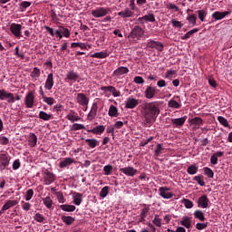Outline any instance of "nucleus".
<instances>
[{
	"label": "nucleus",
	"instance_id": "1",
	"mask_svg": "<svg viewBox=\"0 0 232 232\" xmlns=\"http://www.w3.org/2000/svg\"><path fill=\"white\" fill-rule=\"evenodd\" d=\"M158 102L147 103L143 108V117L147 124H153L160 113Z\"/></svg>",
	"mask_w": 232,
	"mask_h": 232
},
{
	"label": "nucleus",
	"instance_id": "2",
	"mask_svg": "<svg viewBox=\"0 0 232 232\" xmlns=\"http://www.w3.org/2000/svg\"><path fill=\"white\" fill-rule=\"evenodd\" d=\"M110 12H111L110 7H96L95 9L92 10L91 14L92 17L101 18L106 17Z\"/></svg>",
	"mask_w": 232,
	"mask_h": 232
},
{
	"label": "nucleus",
	"instance_id": "3",
	"mask_svg": "<svg viewBox=\"0 0 232 232\" xmlns=\"http://www.w3.org/2000/svg\"><path fill=\"white\" fill-rule=\"evenodd\" d=\"M147 48L150 50H157L158 52H164V44L154 40H148L146 44Z\"/></svg>",
	"mask_w": 232,
	"mask_h": 232
},
{
	"label": "nucleus",
	"instance_id": "4",
	"mask_svg": "<svg viewBox=\"0 0 232 232\" xmlns=\"http://www.w3.org/2000/svg\"><path fill=\"white\" fill-rule=\"evenodd\" d=\"M9 104H14L15 102V97H14V93L6 92L5 89L0 90V101H6Z\"/></svg>",
	"mask_w": 232,
	"mask_h": 232
},
{
	"label": "nucleus",
	"instance_id": "5",
	"mask_svg": "<svg viewBox=\"0 0 232 232\" xmlns=\"http://www.w3.org/2000/svg\"><path fill=\"white\" fill-rule=\"evenodd\" d=\"M22 30H23V25H21V24L13 23L10 25L11 34H13V35H14V37H16L17 39H19V37H23L21 33Z\"/></svg>",
	"mask_w": 232,
	"mask_h": 232
},
{
	"label": "nucleus",
	"instance_id": "6",
	"mask_svg": "<svg viewBox=\"0 0 232 232\" xmlns=\"http://www.w3.org/2000/svg\"><path fill=\"white\" fill-rule=\"evenodd\" d=\"M144 35V29L142 27L136 25L130 32V36L131 39H137L138 41Z\"/></svg>",
	"mask_w": 232,
	"mask_h": 232
},
{
	"label": "nucleus",
	"instance_id": "7",
	"mask_svg": "<svg viewBox=\"0 0 232 232\" xmlns=\"http://www.w3.org/2000/svg\"><path fill=\"white\" fill-rule=\"evenodd\" d=\"M76 102L80 104V106H88L90 98L87 97L86 94L80 92L76 94Z\"/></svg>",
	"mask_w": 232,
	"mask_h": 232
},
{
	"label": "nucleus",
	"instance_id": "8",
	"mask_svg": "<svg viewBox=\"0 0 232 232\" xmlns=\"http://www.w3.org/2000/svg\"><path fill=\"white\" fill-rule=\"evenodd\" d=\"M169 191H171V188L168 187H160L159 188L160 196H161L162 198H166V199L173 198V192H169Z\"/></svg>",
	"mask_w": 232,
	"mask_h": 232
},
{
	"label": "nucleus",
	"instance_id": "9",
	"mask_svg": "<svg viewBox=\"0 0 232 232\" xmlns=\"http://www.w3.org/2000/svg\"><path fill=\"white\" fill-rule=\"evenodd\" d=\"M227 15H231V10L225 12L216 11L212 14V19H214V21H222Z\"/></svg>",
	"mask_w": 232,
	"mask_h": 232
},
{
	"label": "nucleus",
	"instance_id": "10",
	"mask_svg": "<svg viewBox=\"0 0 232 232\" xmlns=\"http://www.w3.org/2000/svg\"><path fill=\"white\" fill-rule=\"evenodd\" d=\"M24 102L26 108H34V104L35 102V96L34 95V92H28V93L25 95Z\"/></svg>",
	"mask_w": 232,
	"mask_h": 232
},
{
	"label": "nucleus",
	"instance_id": "11",
	"mask_svg": "<svg viewBox=\"0 0 232 232\" xmlns=\"http://www.w3.org/2000/svg\"><path fill=\"white\" fill-rule=\"evenodd\" d=\"M120 171L127 177H135V175L139 173V170L131 166L121 168Z\"/></svg>",
	"mask_w": 232,
	"mask_h": 232
},
{
	"label": "nucleus",
	"instance_id": "12",
	"mask_svg": "<svg viewBox=\"0 0 232 232\" xmlns=\"http://www.w3.org/2000/svg\"><path fill=\"white\" fill-rule=\"evenodd\" d=\"M198 208H201V209L209 208V198L206 195H202L198 198Z\"/></svg>",
	"mask_w": 232,
	"mask_h": 232
},
{
	"label": "nucleus",
	"instance_id": "13",
	"mask_svg": "<svg viewBox=\"0 0 232 232\" xmlns=\"http://www.w3.org/2000/svg\"><path fill=\"white\" fill-rule=\"evenodd\" d=\"M44 182L45 186H50V184H53V182H55V174L46 170L44 173Z\"/></svg>",
	"mask_w": 232,
	"mask_h": 232
},
{
	"label": "nucleus",
	"instance_id": "14",
	"mask_svg": "<svg viewBox=\"0 0 232 232\" xmlns=\"http://www.w3.org/2000/svg\"><path fill=\"white\" fill-rule=\"evenodd\" d=\"M144 95H145L146 99H153V97H155V95H157V87H155L151 84L147 86V88L144 92Z\"/></svg>",
	"mask_w": 232,
	"mask_h": 232
},
{
	"label": "nucleus",
	"instance_id": "15",
	"mask_svg": "<svg viewBox=\"0 0 232 232\" xmlns=\"http://www.w3.org/2000/svg\"><path fill=\"white\" fill-rule=\"evenodd\" d=\"M139 23L144 24L145 23H155V14L151 13V11L148 12V14L143 15L142 17L138 18Z\"/></svg>",
	"mask_w": 232,
	"mask_h": 232
},
{
	"label": "nucleus",
	"instance_id": "16",
	"mask_svg": "<svg viewBox=\"0 0 232 232\" xmlns=\"http://www.w3.org/2000/svg\"><path fill=\"white\" fill-rule=\"evenodd\" d=\"M137 106H139V100L135 98L129 97L125 101V108L128 110H133L134 108H137Z\"/></svg>",
	"mask_w": 232,
	"mask_h": 232
},
{
	"label": "nucleus",
	"instance_id": "17",
	"mask_svg": "<svg viewBox=\"0 0 232 232\" xmlns=\"http://www.w3.org/2000/svg\"><path fill=\"white\" fill-rule=\"evenodd\" d=\"M102 92H109L113 95V97H121V92L117 91V89L114 86L109 85V86H102L101 87Z\"/></svg>",
	"mask_w": 232,
	"mask_h": 232
},
{
	"label": "nucleus",
	"instance_id": "18",
	"mask_svg": "<svg viewBox=\"0 0 232 232\" xmlns=\"http://www.w3.org/2000/svg\"><path fill=\"white\" fill-rule=\"evenodd\" d=\"M188 120V116H184L181 118L171 119V124L174 128H182Z\"/></svg>",
	"mask_w": 232,
	"mask_h": 232
},
{
	"label": "nucleus",
	"instance_id": "19",
	"mask_svg": "<svg viewBox=\"0 0 232 232\" xmlns=\"http://www.w3.org/2000/svg\"><path fill=\"white\" fill-rule=\"evenodd\" d=\"M10 166V158L6 154H0V168L1 169H6Z\"/></svg>",
	"mask_w": 232,
	"mask_h": 232
},
{
	"label": "nucleus",
	"instance_id": "20",
	"mask_svg": "<svg viewBox=\"0 0 232 232\" xmlns=\"http://www.w3.org/2000/svg\"><path fill=\"white\" fill-rule=\"evenodd\" d=\"M97 110H98L97 102H93L92 105L91 111L87 116L88 121H93V119L97 117Z\"/></svg>",
	"mask_w": 232,
	"mask_h": 232
},
{
	"label": "nucleus",
	"instance_id": "21",
	"mask_svg": "<svg viewBox=\"0 0 232 232\" xmlns=\"http://www.w3.org/2000/svg\"><path fill=\"white\" fill-rule=\"evenodd\" d=\"M75 162V160L72 158H64L59 163V168L63 169V168H68V166H72Z\"/></svg>",
	"mask_w": 232,
	"mask_h": 232
},
{
	"label": "nucleus",
	"instance_id": "22",
	"mask_svg": "<svg viewBox=\"0 0 232 232\" xmlns=\"http://www.w3.org/2000/svg\"><path fill=\"white\" fill-rule=\"evenodd\" d=\"M53 73H49L45 81V90H52V88H53Z\"/></svg>",
	"mask_w": 232,
	"mask_h": 232
},
{
	"label": "nucleus",
	"instance_id": "23",
	"mask_svg": "<svg viewBox=\"0 0 232 232\" xmlns=\"http://www.w3.org/2000/svg\"><path fill=\"white\" fill-rule=\"evenodd\" d=\"M72 200H73V204H75V206H81V204L82 203V194H81L79 192H73L72 193Z\"/></svg>",
	"mask_w": 232,
	"mask_h": 232
},
{
	"label": "nucleus",
	"instance_id": "24",
	"mask_svg": "<svg viewBox=\"0 0 232 232\" xmlns=\"http://www.w3.org/2000/svg\"><path fill=\"white\" fill-rule=\"evenodd\" d=\"M129 72L130 69H128V67L121 66L113 72V75H115L116 77H121V75H124Z\"/></svg>",
	"mask_w": 232,
	"mask_h": 232
},
{
	"label": "nucleus",
	"instance_id": "25",
	"mask_svg": "<svg viewBox=\"0 0 232 232\" xmlns=\"http://www.w3.org/2000/svg\"><path fill=\"white\" fill-rule=\"evenodd\" d=\"M104 130H106V127L103 125H98L94 127L92 130H88V133H93L94 135H99V133H104Z\"/></svg>",
	"mask_w": 232,
	"mask_h": 232
},
{
	"label": "nucleus",
	"instance_id": "26",
	"mask_svg": "<svg viewBox=\"0 0 232 232\" xmlns=\"http://www.w3.org/2000/svg\"><path fill=\"white\" fill-rule=\"evenodd\" d=\"M66 119H68V121H71V122H75L77 121H81V117H79V114H77V112L71 111L67 116Z\"/></svg>",
	"mask_w": 232,
	"mask_h": 232
},
{
	"label": "nucleus",
	"instance_id": "27",
	"mask_svg": "<svg viewBox=\"0 0 232 232\" xmlns=\"http://www.w3.org/2000/svg\"><path fill=\"white\" fill-rule=\"evenodd\" d=\"M133 11H131L130 8H125L124 11L119 12L118 15L123 19H126L128 17H133Z\"/></svg>",
	"mask_w": 232,
	"mask_h": 232
},
{
	"label": "nucleus",
	"instance_id": "28",
	"mask_svg": "<svg viewBox=\"0 0 232 232\" xmlns=\"http://www.w3.org/2000/svg\"><path fill=\"white\" fill-rule=\"evenodd\" d=\"M109 56H110V53H108V52L106 51L94 53L91 55V57L94 59H106V57H109Z\"/></svg>",
	"mask_w": 232,
	"mask_h": 232
},
{
	"label": "nucleus",
	"instance_id": "29",
	"mask_svg": "<svg viewBox=\"0 0 232 232\" xmlns=\"http://www.w3.org/2000/svg\"><path fill=\"white\" fill-rule=\"evenodd\" d=\"M28 142L30 148H35V146H37V135H35V133H31L29 135Z\"/></svg>",
	"mask_w": 232,
	"mask_h": 232
},
{
	"label": "nucleus",
	"instance_id": "30",
	"mask_svg": "<svg viewBox=\"0 0 232 232\" xmlns=\"http://www.w3.org/2000/svg\"><path fill=\"white\" fill-rule=\"evenodd\" d=\"M18 204L19 201L17 200H7L2 208H4V210L8 211L10 208H14V206H17Z\"/></svg>",
	"mask_w": 232,
	"mask_h": 232
},
{
	"label": "nucleus",
	"instance_id": "31",
	"mask_svg": "<svg viewBox=\"0 0 232 232\" xmlns=\"http://www.w3.org/2000/svg\"><path fill=\"white\" fill-rule=\"evenodd\" d=\"M181 226L186 227L187 229H189L191 227V218L189 217H183L180 221Z\"/></svg>",
	"mask_w": 232,
	"mask_h": 232
},
{
	"label": "nucleus",
	"instance_id": "32",
	"mask_svg": "<svg viewBox=\"0 0 232 232\" xmlns=\"http://www.w3.org/2000/svg\"><path fill=\"white\" fill-rule=\"evenodd\" d=\"M62 221L66 224V226H72L75 222V218L72 216H62Z\"/></svg>",
	"mask_w": 232,
	"mask_h": 232
},
{
	"label": "nucleus",
	"instance_id": "33",
	"mask_svg": "<svg viewBox=\"0 0 232 232\" xmlns=\"http://www.w3.org/2000/svg\"><path fill=\"white\" fill-rule=\"evenodd\" d=\"M198 17L201 23H204V20L206 19L208 15V10L207 9H201L197 11Z\"/></svg>",
	"mask_w": 232,
	"mask_h": 232
},
{
	"label": "nucleus",
	"instance_id": "34",
	"mask_svg": "<svg viewBox=\"0 0 232 232\" xmlns=\"http://www.w3.org/2000/svg\"><path fill=\"white\" fill-rule=\"evenodd\" d=\"M60 209H62V211H66L67 213H72L76 209V208L73 205L65 204V205H61Z\"/></svg>",
	"mask_w": 232,
	"mask_h": 232
},
{
	"label": "nucleus",
	"instance_id": "35",
	"mask_svg": "<svg viewBox=\"0 0 232 232\" xmlns=\"http://www.w3.org/2000/svg\"><path fill=\"white\" fill-rule=\"evenodd\" d=\"M168 106L169 108H174L175 110H180V108H182V105L173 99L169 101Z\"/></svg>",
	"mask_w": 232,
	"mask_h": 232
},
{
	"label": "nucleus",
	"instance_id": "36",
	"mask_svg": "<svg viewBox=\"0 0 232 232\" xmlns=\"http://www.w3.org/2000/svg\"><path fill=\"white\" fill-rule=\"evenodd\" d=\"M109 117H117L119 115V109L114 105H111L108 112Z\"/></svg>",
	"mask_w": 232,
	"mask_h": 232
},
{
	"label": "nucleus",
	"instance_id": "37",
	"mask_svg": "<svg viewBox=\"0 0 232 232\" xmlns=\"http://www.w3.org/2000/svg\"><path fill=\"white\" fill-rule=\"evenodd\" d=\"M86 144H88L89 148H97L99 146V140L96 139H87L85 140Z\"/></svg>",
	"mask_w": 232,
	"mask_h": 232
},
{
	"label": "nucleus",
	"instance_id": "38",
	"mask_svg": "<svg viewBox=\"0 0 232 232\" xmlns=\"http://www.w3.org/2000/svg\"><path fill=\"white\" fill-rule=\"evenodd\" d=\"M194 218H198L200 222H204L206 220V217L204 216V212L202 210H195Z\"/></svg>",
	"mask_w": 232,
	"mask_h": 232
},
{
	"label": "nucleus",
	"instance_id": "39",
	"mask_svg": "<svg viewBox=\"0 0 232 232\" xmlns=\"http://www.w3.org/2000/svg\"><path fill=\"white\" fill-rule=\"evenodd\" d=\"M66 79H68L69 81H77L79 79V73L71 71L66 74Z\"/></svg>",
	"mask_w": 232,
	"mask_h": 232
},
{
	"label": "nucleus",
	"instance_id": "40",
	"mask_svg": "<svg viewBox=\"0 0 232 232\" xmlns=\"http://www.w3.org/2000/svg\"><path fill=\"white\" fill-rule=\"evenodd\" d=\"M198 172V167L195 164L188 166L187 169V173H188V175H197Z\"/></svg>",
	"mask_w": 232,
	"mask_h": 232
},
{
	"label": "nucleus",
	"instance_id": "41",
	"mask_svg": "<svg viewBox=\"0 0 232 232\" xmlns=\"http://www.w3.org/2000/svg\"><path fill=\"white\" fill-rule=\"evenodd\" d=\"M191 124H194L197 126V128H200V126L204 125V121H202V118L195 117L190 121Z\"/></svg>",
	"mask_w": 232,
	"mask_h": 232
},
{
	"label": "nucleus",
	"instance_id": "42",
	"mask_svg": "<svg viewBox=\"0 0 232 232\" xmlns=\"http://www.w3.org/2000/svg\"><path fill=\"white\" fill-rule=\"evenodd\" d=\"M198 32V28H194L190 31H188L185 35L181 36L182 41H187V39H189L193 34H197Z\"/></svg>",
	"mask_w": 232,
	"mask_h": 232
},
{
	"label": "nucleus",
	"instance_id": "43",
	"mask_svg": "<svg viewBox=\"0 0 232 232\" xmlns=\"http://www.w3.org/2000/svg\"><path fill=\"white\" fill-rule=\"evenodd\" d=\"M144 208L141 209L140 217H142L143 218H147L148 215L150 214V205H143Z\"/></svg>",
	"mask_w": 232,
	"mask_h": 232
},
{
	"label": "nucleus",
	"instance_id": "44",
	"mask_svg": "<svg viewBox=\"0 0 232 232\" xmlns=\"http://www.w3.org/2000/svg\"><path fill=\"white\" fill-rule=\"evenodd\" d=\"M203 171L208 179H213V177H215V172H213V169L209 167L203 168Z\"/></svg>",
	"mask_w": 232,
	"mask_h": 232
},
{
	"label": "nucleus",
	"instance_id": "45",
	"mask_svg": "<svg viewBox=\"0 0 232 232\" xmlns=\"http://www.w3.org/2000/svg\"><path fill=\"white\" fill-rule=\"evenodd\" d=\"M30 6H32V2L24 1L19 4V8L21 12H24V10H26V8H30Z\"/></svg>",
	"mask_w": 232,
	"mask_h": 232
},
{
	"label": "nucleus",
	"instance_id": "46",
	"mask_svg": "<svg viewBox=\"0 0 232 232\" xmlns=\"http://www.w3.org/2000/svg\"><path fill=\"white\" fill-rule=\"evenodd\" d=\"M81 48V50H87L88 45L84 43H72L71 48Z\"/></svg>",
	"mask_w": 232,
	"mask_h": 232
},
{
	"label": "nucleus",
	"instance_id": "47",
	"mask_svg": "<svg viewBox=\"0 0 232 232\" xmlns=\"http://www.w3.org/2000/svg\"><path fill=\"white\" fill-rule=\"evenodd\" d=\"M43 202L44 206L47 208V209H52V206L53 205L52 198L46 197L45 198L43 199Z\"/></svg>",
	"mask_w": 232,
	"mask_h": 232
},
{
	"label": "nucleus",
	"instance_id": "48",
	"mask_svg": "<svg viewBox=\"0 0 232 232\" xmlns=\"http://www.w3.org/2000/svg\"><path fill=\"white\" fill-rule=\"evenodd\" d=\"M193 180H196V182H198V184L201 187L206 186V182L204 181V176L202 175L195 176L193 178Z\"/></svg>",
	"mask_w": 232,
	"mask_h": 232
},
{
	"label": "nucleus",
	"instance_id": "49",
	"mask_svg": "<svg viewBox=\"0 0 232 232\" xmlns=\"http://www.w3.org/2000/svg\"><path fill=\"white\" fill-rule=\"evenodd\" d=\"M187 21H188L189 24H192V26H195L197 24V14H188L187 17Z\"/></svg>",
	"mask_w": 232,
	"mask_h": 232
},
{
	"label": "nucleus",
	"instance_id": "50",
	"mask_svg": "<svg viewBox=\"0 0 232 232\" xmlns=\"http://www.w3.org/2000/svg\"><path fill=\"white\" fill-rule=\"evenodd\" d=\"M109 193H110V187H108V186L103 187L102 188V190L100 191V197H102V198H106V197H108Z\"/></svg>",
	"mask_w": 232,
	"mask_h": 232
},
{
	"label": "nucleus",
	"instance_id": "51",
	"mask_svg": "<svg viewBox=\"0 0 232 232\" xmlns=\"http://www.w3.org/2000/svg\"><path fill=\"white\" fill-rule=\"evenodd\" d=\"M39 119H42V121H50V119H52V115L42 111L39 112Z\"/></svg>",
	"mask_w": 232,
	"mask_h": 232
},
{
	"label": "nucleus",
	"instance_id": "52",
	"mask_svg": "<svg viewBox=\"0 0 232 232\" xmlns=\"http://www.w3.org/2000/svg\"><path fill=\"white\" fill-rule=\"evenodd\" d=\"M31 77L33 79H36V78L41 77V70L37 67H34L33 72H31Z\"/></svg>",
	"mask_w": 232,
	"mask_h": 232
},
{
	"label": "nucleus",
	"instance_id": "53",
	"mask_svg": "<svg viewBox=\"0 0 232 232\" xmlns=\"http://www.w3.org/2000/svg\"><path fill=\"white\" fill-rule=\"evenodd\" d=\"M218 121L225 128H229V122H227V120L226 118H224L223 116H218Z\"/></svg>",
	"mask_w": 232,
	"mask_h": 232
},
{
	"label": "nucleus",
	"instance_id": "54",
	"mask_svg": "<svg viewBox=\"0 0 232 232\" xmlns=\"http://www.w3.org/2000/svg\"><path fill=\"white\" fill-rule=\"evenodd\" d=\"M44 102L48 104L49 106H53V103L55 102V99L53 97L44 96Z\"/></svg>",
	"mask_w": 232,
	"mask_h": 232
},
{
	"label": "nucleus",
	"instance_id": "55",
	"mask_svg": "<svg viewBox=\"0 0 232 232\" xmlns=\"http://www.w3.org/2000/svg\"><path fill=\"white\" fill-rule=\"evenodd\" d=\"M182 204H184V206L187 209H191L193 208V201H191L188 198H183Z\"/></svg>",
	"mask_w": 232,
	"mask_h": 232
},
{
	"label": "nucleus",
	"instance_id": "56",
	"mask_svg": "<svg viewBox=\"0 0 232 232\" xmlns=\"http://www.w3.org/2000/svg\"><path fill=\"white\" fill-rule=\"evenodd\" d=\"M163 150H164V148H162V144L158 143L156 146V149L154 150L155 157H159V155H160V153L162 152Z\"/></svg>",
	"mask_w": 232,
	"mask_h": 232
},
{
	"label": "nucleus",
	"instance_id": "57",
	"mask_svg": "<svg viewBox=\"0 0 232 232\" xmlns=\"http://www.w3.org/2000/svg\"><path fill=\"white\" fill-rule=\"evenodd\" d=\"M56 197L60 204H64V202H66V199L64 198V195H63V192L61 191L56 192Z\"/></svg>",
	"mask_w": 232,
	"mask_h": 232
},
{
	"label": "nucleus",
	"instance_id": "58",
	"mask_svg": "<svg viewBox=\"0 0 232 232\" xmlns=\"http://www.w3.org/2000/svg\"><path fill=\"white\" fill-rule=\"evenodd\" d=\"M104 175H111V171H113V166L106 165L103 167Z\"/></svg>",
	"mask_w": 232,
	"mask_h": 232
},
{
	"label": "nucleus",
	"instance_id": "59",
	"mask_svg": "<svg viewBox=\"0 0 232 232\" xmlns=\"http://www.w3.org/2000/svg\"><path fill=\"white\" fill-rule=\"evenodd\" d=\"M152 224L157 226V227H160V226H162V219L159 218V215H155V218L152 220Z\"/></svg>",
	"mask_w": 232,
	"mask_h": 232
},
{
	"label": "nucleus",
	"instance_id": "60",
	"mask_svg": "<svg viewBox=\"0 0 232 232\" xmlns=\"http://www.w3.org/2000/svg\"><path fill=\"white\" fill-rule=\"evenodd\" d=\"M85 128L86 127H84L83 124L74 123V124H72V130L78 131V130H85Z\"/></svg>",
	"mask_w": 232,
	"mask_h": 232
},
{
	"label": "nucleus",
	"instance_id": "61",
	"mask_svg": "<svg viewBox=\"0 0 232 232\" xmlns=\"http://www.w3.org/2000/svg\"><path fill=\"white\" fill-rule=\"evenodd\" d=\"M33 197H34V189L29 188L25 194V200L28 202V200H32Z\"/></svg>",
	"mask_w": 232,
	"mask_h": 232
},
{
	"label": "nucleus",
	"instance_id": "62",
	"mask_svg": "<svg viewBox=\"0 0 232 232\" xmlns=\"http://www.w3.org/2000/svg\"><path fill=\"white\" fill-rule=\"evenodd\" d=\"M171 24L174 26V28H182V26H184V24L175 19L171 20Z\"/></svg>",
	"mask_w": 232,
	"mask_h": 232
},
{
	"label": "nucleus",
	"instance_id": "63",
	"mask_svg": "<svg viewBox=\"0 0 232 232\" xmlns=\"http://www.w3.org/2000/svg\"><path fill=\"white\" fill-rule=\"evenodd\" d=\"M34 220H36V222L43 223L44 222V216L43 214L36 213L34 215Z\"/></svg>",
	"mask_w": 232,
	"mask_h": 232
},
{
	"label": "nucleus",
	"instance_id": "64",
	"mask_svg": "<svg viewBox=\"0 0 232 232\" xmlns=\"http://www.w3.org/2000/svg\"><path fill=\"white\" fill-rule=\"evenodd\" d=\"M133 82H135V84H144V78L141 76H136L134 77Z\"/></svg>",
	"mask_w": 232,
	"mask_h": 232
}]
</instances>
